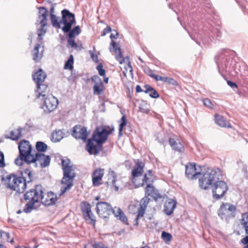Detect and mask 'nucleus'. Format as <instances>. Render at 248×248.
I'll return each mask as SVG.
<instances>
[{
	"label": "nucleus",
	"instance_id": "obj_35",
	"mask_svg": "<svg viewBox=\"0 0 248 248\" xmlns=\"http://www.w3.org/2000/svg\"><path fill=\"white\" fill-rule=\"evenodd\" d=\"M64 135L61 130H56L52 133L51 140L54 142H59L63 138Z\"/></svg>",
	"mask_w": 248,
	"mask_h": 248
},
{
	"label": "nucleus",
	"instance_id": "obj_59",
	"mask_svg": "<svg viewBox=\"0 0 248 248\" xmlns=\"http://www.w3.org/2000/svg\"><path fill=\"white\" fill-rule=\"evenodd\" d=\"M227 84L230 87H231L232 88H237L238 87L237 84L233 82L230 80L227 81Z\"/></svg>",
	"mask_w": 248,
	"mask_h": 248
},
{
	"label": "nucleus",
	"instance_id": "obj_63",
	"mask_svg": "<svg viewBox=\"0 0 248 248\" xmlns=\"http://www.w3.org/2000/svg\"><path fill=\"white\" fill-rule=\"evenodd\" d=\"M169 79V78H168V77H162L161 81L168 83Z\"/></svg>",
	"mask_w": 248,
	"mask_h": 248
},
{
	"label": "nucleus",
	"instance_id": "obj_45",
	"mask_svg": "<svg viewBox=\"0 0 248 248\" xmlns=\"http://www.w3.org/2000/svg\"><path fill=\"white\" fill-rule=\"evenodd\" d=\"M41 25L40 28L38 30V36L39 40L43 39V36L45 34L46 32V30L45 29V27L46 25V22L44 23H40Z\"/></svg>",
	"mask_w": 248,
	"mask_h": 248
},
{
	"label": "nucleus",
	"instance_id": "obj_8",
	"mask_svg": "<svg viewBox=\"0 0 248 248\" xmlns=\"http://www.w3.org/2000/svg\"><path fill=\"white\" fill-rule=\"evenodd\" d=\"M110 133V131H108L106 128L103 127H98L93 132L92 138L94 139L96 143L103 144L107 140L108 135Z\"/></svg>",
	"mask_w": 248,
	"mask_h": 248
},
{
	"label": "nucleus",
	"instance_id": "obj_14",
	"mask_svg": "<svg viewBox=\"0 0 248 248\" xmlns=\"http://www.w3.org/2000/svg\"><path fill=\"white\" fill-rule=\"evenodd\" d=\"M236 209L235 206L233 205L223 204L219 209L218 215L222 218L224 217V216L234 217Z\"/></svg>",
	"mask_w": 248,
	"mask_h": 248
},
{
	"label": "nucleus",
	"instance_id": "obj_11",
	"mask_svg": "<svg viewBox=\"0 0 248 248\" xmlns=\"http://www.w3.org/2000/svg\"><path fill=\"white\" fill-rule=\"evenodd\" d=\"M32 189H31L27 191L24 195V200L27 202L24 209V212L26 213L31 212L33 209L35 204Z\"/></svg>",
	"mask_w": 248,
	"mask_h": 248
},
{
	"label": "nucleus",
	"instance_id": "obj_53",
	"mask_svg": "<svg viewBox=\"0 0 248 248\" xmlns=\"http://www.w3.org/2000/svg\"><path fill=\"white\" fill-rule=\"evenodd\" d=\"M96 69L98 71L100 76H105L106 75L105 70L103 68V65L101 63L99 64L97 66Z\"/></svg>",
	"mask_w": 248,
	"mask_h": 248
},
{
	"label": "nucleus",
	"instance_id": "obj_4",
	"mask_svg": "<svg viewBox=\"0 0 248 248\" xmlns=\"http://www.w3.org/2000/svg\"><path fill=\"white\" fill-rule=\"evenodd\" d=\"M7 187L18 193H22L26 188L25 182L21 181L19 177L11 174L7 177Z\"/></svg>",
	"mask_w": 248,
	"mask_h": 248
},
{
	"label": "nucleus",
	"instance_id": "obj_38",
	"mask_svg": "<svg viewBox=\"0 0 248 248\" xmlns=\"http://www.w3.org/2000/svg\"><path fill=\"white\" fill-rule=\"evenodd\" d=\"M109 174L112 177L111 180V181L110 182H108V181H107L106 182V184L107 185V186L108 187L109 186V183H110V186L111 187V188H114V190L115 191H117L119 189V187L118 186H117L116 185H115V182H116V174H115V172L113 171H111Z\"/></svg>",
	"mask_w": 248,
	"mask_h": 248
},
{
	"label": "nucleus",
	"instance_id": "obj_51",
	"mask_svg": "<svg viewBox=\"0 0 248 248\" xmlns=\"http://www.w3.org/2000/svg\"><path fill=\"white\" fill-rule=\"evenodd\" d=\"M91 79L95 83L94 85H103L101 79L97 75L93 76Z\"/></svg>",
	"mask_w": 248,
	"mask_h": 248
},
{
	"label": "nucleus",
	"instance_id": "obj_61",
	"mask_svg": "<svg viewBox=\"0 0 248 248\" xmlns=\"http://www.w3.org/2000/svg\"><path fill=\"white\" fill-rule=\"evenodd\" d=\"M144 90H142L140 85H137L136 86V91L137 93H140L141 92H144Z\"/></svg>",
	"mask_w": 248,
	"mask_h": 248
},
{
	"label": "nucleus",
	"instance_id": "obj_28",
	"mask_svg": "<svg viewBox=\"0 0 248 248\" xmlns=\"http://www.w3.org/2000/svg\"><path fill=\"white\" fill-rule=\"evenodd\" d=\"M137 167L134 168L132 171L133 176L132 182L134 184V180L138 181V177L142 176L143 172V163L141 162H138L137 164Z\"/></svg>",
	"mask_w": 248,
	"mask_h": 248
},
{
	"label": "nucleus",
	"instance_id": "obj_12",
	"mask_svg": "<svg viewBox=\"0 0 248 248\" xmlns=\"http://www.w3.org/2000/svg\"><path fill=\"white\" fill-rule=\"evenodd\" d=\"M72 135L76 139L85 141L88 135L87 128L80 125H76L73 127Z\"/></svg>",
	"mask_w": 248,
	"mask_h": 248
},
{
	"label": "nucleus",
	"instance_id": "obj_16",
	"mask_svg": "<svg viewBox=\"0 0 248 248\" xmlns=\"http://www.w3.org/2000/svg\"><path fill=\"white\" fill-rule=\"evenodd\" d=\"M36 84V90L35 92L36 98H40L41 96L45 97L48 94L49 91L47 85L43 83H37Z\"/></svg>",
	"mask_w": 248,
	"mask_h": 248
},
{
	"label": "nucleus",
	"instance_id": "obj_64",
	"mask_svg": "<svg viewBox=\"0 0 248 248\" xmlns=\"http://www.w3.org/2000/svg\"><path fill=\"white\" fill-rule=\"evenodd\" d=\"M54 12V7L52 5L51 7L50 8V16H51V15H54L53 14Z\"/></svg>",
	"mask_w": 248,
	"mask_h": 248
},
{
	"label": "nucleus",
	"instance_id": "obj_6",
	"mask_svg": "<svg viewBox=\"0 0 248 248\" xmlns=\"http://www.w3.org/2000/svg\"><path fill=\"white\" fill-rule=\"evenodd\" d=\"M212 188L213 196L216 200L222 198L228 189L227 184L223 181L215 182Z\"/></svg>",
	"mask_w": 248,
	"mask_h": 248
},
{
	"label": "nucleus",
	"instance_id": "obj_17",
	"mask_svg": "<svg viewBox=\"0 0 248 248\" xmlns=\"http://www.w3.org/2000/svg\"><path fill=\"white\" fill-rule=\"evenodd\" d=\"M196 164L189 163L186 166V175L187 177L191 179H196L197 176L201 174L200 172H196Z\"/></svg>",
	"mask_w": 248,
	"mask_h": 248
},
{
	"label": "nucleus",
	"instance_id": "obj_48",
	"mask_svg": "<svg viewBox=\"0 0 248 248\" xmlns=\"http://www.w3.org/2000/svg\"><path fill=\"white\" fill-rule=\"evenodd\" d=\"M161 237L163 240L166 243L170 242L172 239L171 234L164 231L162 232Z\"/></svg>",
	"mask_w": 248,
	"mask_h": 248
},
{
	"label": "nucleus",
	"instance_id": "obj_25",
	"mask_svg": "<svg viewBox=\"0 0 248 248\" xmlns=\"http://www.w3.org/2000/svg\"><path fill=\"white\" fill-rule=\"evenodd\" d=\"M112 214L118 220L126 225H128L127 217L120 208L115 207L113 209Z\"/></svg>",
	"mask_w": 248,
	"mask_h": 248
},
{
	"label": "nucleus",
	"instance_id": "obj_47",
	"mask_svg": "<svg viewBox=\"0 0 248 248\" xmlns=\"http://www.w3.org/2000/svg\"><path fill=\"white\" fill-rule=\"evenodd\" d=\"M103 85H94L93 87V94L100 95L103 91Z\"/></svg>",
	"mask_w": 248,
	"mask_h": 248
},
{
	"label": "nucleus",
	"instance_id": "obj_40",
	"mask_svg": "<svg viewBox=\"0 0 248 248\" xmlns=\"http://www.w3.org/2000/svg\"><path fill=\"white\" fill-rule=\"evenodd\" d=\"M139 109L140 112L148 113L150 111V108L147 103L142 100L139 104Z\"/></svg>",
	"mask_w": 248,
	"mask_h": 248
},
{
	"label": "nucleus",
	"instance_id": "obj_62",
	"mask_svg": "<svg viewBox=\"0 0 248 248\" xmlns=\"http://www.w3.org/2000/svg\"><path fill=\"white\" fill-rule=\"evenodd\" d=\"M115 32V34H114L113 33H111L110 35V38L111 39H116L117 36H118V33L115 31H114Z\"/></svg>",
	"mask_w": 248,
	"mask_h": 248
},
{
	"label": "nucleus",
	"instance_id": "obj_39",
	"mask_svg": "<svg viewBox=\"0 0 248 248\" xmlns=\"http://www.w3.org/2000/svg\"><path fill=\"white\" fill-rule=\"evenodd\" d=\"M81 32V30L79 26H77L72 30L71 29L67 33L69 38H74L76 36L78 35Z\"/></svg>",
	"mask_w": 248,
	"mask_h": 248
},
{
	"label": "nucleus",
	"instance_id": "obj_21",
	"mask_svg": "<svg viewBox=\"0 0 248 248\" xmlns=\"http://www.w3.org/2000/svg\"><path fill=\"white\" fill-rule=\"evenodd\" d=\"M145 194L153 197L155 201L162 197L156 189L152 184H147L145 188Z\"/></svg>",
	"mask_w": 248,
	"mask_h": 248
},
{
	"label": "nucleus",
	"instance_id": "obj_43",
	"mask_svg": "<svg viewBox=\"0 0 248 248\" xmlns=\"http://www.w3.org/2000/svg\"><path fill=\"white\" fill-rule=\"evenodd\" d=\"M58 17L55 15H52L50 16L52 26L54 27L60 29L61 28V24L62 23V22H61V20L58 21Z\"/></svg>",
	"mask_w": 248,
	"mask_h": 248
},
{
	"label": "nucleus",
	"instance_id": "obj_9",
	"mask_svg": "<svg viewBox=\"0 0 248 248\" xmlns=\"http://www.w3.org/2000/svg\"><path fill=\"white\" fill-rule=\"evenodd\" d=\"M96 212L102 218H107L112 213L113 208L110 204L107 202H98L96 204Z\"/></svg>",
	"mask_w": 248,
	"mask_h": 248
},
{
	"label": "nucleus",
	"instance_id": "obj_20",
	"mask_svg": "<svg viewBox=\"0 0 248 248\" xmlns=\"http://www.w3.org/2000/svg\"><path fill=\"white\" fill-rule=\"evenodd\" d=\"M57 200V197L54 196V193L52 192H50L46 195L43 194L41 202L45 206H49L55 204Z\"/></svg>",
	"mask_w": 248,
	"mask_h": 248
},
{
	"label": "nucleus",
	"instance_id": "obj_23",
	"mask_svg": "<svg viewBox=\"0 0 248 248\" xmlns=\"http://www.w3.org/2000/svg\"><path fill=\"white\" fill-rule=\"evenodd\" d=\"M110 45L112 47L109 48V51L111 52H114L115 53L116 59L120 64H122L124 62V58L123 57L120 47L117 46L116 43L113 41H112Z\"/></svg>",
	"mask_w": 248,
	"mask_h": 248
},
{
	"label": "nucleus",
	"instance_id": "obj_52",
	"mask_svg": "<svg viewBox=\"0 0 248 248\" xmlns=\"http://www.w3.org/2000/svg\"><path fill=\"white\" fill-rule=\"evenodd\" d=\"M203 103L205 106L209 108H213L214 107V105L212 104V102L208 98H204L203 99Z\"/></svg>",
	"mask_w": 248,
	"mask_h": 248
},
{
	"label": "nucleus",
	"instance_id": "obj_54",
	"mask_svg": "<svg viewBox=\"0 0 248 248\" xmlns=\"http://www.w3.org/2000/svg\"><path fill=\"white\" fill-rule=\"evenodd\" d=\"M4 158V154L0 152V168H3L5 165Z\"/></svg>",
	"mask_w": 248,
	"mask_h": 248
},
{
	"label": "nucleus",
	"instance_id": "obj_13",
	"mask_svg": "<svg viewBox=\"0 0 248 248\" xmlns=\"http://www.w3.org/2000/svg\"><path fill=\"white\" fill-rule=\"evenodd\" d=\"M33 159H30L29 164L31 163L39 162L42 168H45L50 164V157L49 155H46L42 153H36L35 155H33Z\"/></svg>",
	"mask_w": 248,
	"mask_h": 248
},
{
	"label": "nucleus",
	"instance_id": "obj_36",
	"mask_svg": "<svg viewBox=\"0 0 248 248\" xmlns=\"http://www.w3.org/2000/svg\"><path fill=\"white\" fill-rule=\"evenodd\" d=\"M144 92L146 93H148L149 96L153 98H156L159 97V95L158 93L150 85H145L144 86Z\"/></svg>",
	"mask_w": 248,
	"mask_h": 248
},
{
	"label": "nucleus",
	"instance_id": "obj_34",
	"mask_svg": "<svg viewBox=\"0 0 248 248\" xmlns=\"http://www.w3.org/2000/svg\"><path fill=\"white\" fill-rule=\"evenodd\" d=\"M147 202H146L145 201H144L142 204H140V206L138 209V214L136 218L135 219V223L134 224V226H138V220L140 217H143L145 214V209L147 207Z\"/></svg>",
	"mask_w": 248,
	"mask_h": 248
},
{
	"label": "nucleus",
	"instance_id": "obj_56",
	"mask_svg": "<svg viewBox=\"0 0 248 248\" xmlns=\"http://www.w3.org/2000/svg\"><path fill=\"white\" fill-rule=\"evenodd\" d=\"M111 31V28H110V27L108 26L106 28H105L103 30V31L102 32L101 35L105 36V35H106V34H107L108 33H109Z\"/></svg>",
	"mask_w": 248,
	"mask_h": 248
},
{
	"label": "nucleus",
	"instance_id": "obj_49",
	"mask_svg": "<svg viewBox=\"0 0 248 248\" xmlns=\"http://www.w3.org/2000/svg\"><path fill=\"white\" fill-rule=\"evenodd\" d=\"M242 222L241 224L244 228H248V213H246L242 215Z\"/></svg>",
	"mask_w": 248,
	"mask_h": 248
},
{
	"label": "nucleus",
	"instance_id": "obj_18",
	"mask_svg": "<svg viewBox=\"0 0 248 248\" xmlns=\"http://www.w3.org/2000/svg\"><path fill=\"white\" fill-rule=\"evenodd\" d=\"M104 169H97L93 172L92 175V182L94 186H99L102 184V178L104 175Z\"/></svg>",
	"mask_w": 248,
	"mask_h": 248
},
{
	"label": "nucleus",
	"instance_id": "obj_46",
	"mask_svg": "<svg viewBox=\"0 0 248 248\" xmlns=\"http://www.w3.org/2000/svg\"><path fill=\"white\" fill-rule=\"evenodd\" d=\"M126 123H127V122H126V119L125 116L123 115L121 119V123L119 125V127L118 136L119 137L122 136V135H123L122 132H123L124 127L126 125Z\"/></svg>",
	"mask_w": 248,
	"mask_h": 248
},
{
	"label": "nucleus",
	"instance_id": "obj_15",
	"mask_svg": "<svg viewBox=\"0 0 248 248\" xmlns=\"http://www.w3.org/2000/svg\"><path fill=\"white\" fill-rule=\"evenodd\" d=\"M86 149L90 154L96 155L102 150V144L96 143L92 138L88 140Z\"/></svg>",
	"mask_w": 248,
	"mask_h": 248
},
{
	"label": "nucleus",
	"instance_id": "obj_31",
	"mask_svg": "<svg viewBox=\"0 0 248 248\" xmlns=\"http://www.w3.org/2000/svg\"><path fill=\"white\" fill-rule=\"evenodd\" d=\"M46 77V74L41 69L32 75V78L36 83H43Z\"/></svg>",
	"mask_w": 248,
	"mask_h": 248
},
{
	"label": "nucleus",
	"instance_id": "obj_10",
	"mask_svg": "<svg viewBox=\"0 0 248 248\" xmlns=\"http://www.w3.org/2000/svg\"><path fill=\"white\" fill-rule=\"evenodd\" d=\"M80 208L84 218L90 221L91 223H94L95 218L91 211L90 204L87 202H82L80 204Z\"/></svg>",
	"mask_w": 248,
	"mask_h": 248
},
{
	"label": "nucleus",
	"instance_id": "obj_37",
	"mask_svg": "<svg viewBox=\"0 0 248 248\" xmlns=\"http://www.w3.org/2000/svg\"><path fill=\"white\" fill-rule=\"evenodd\" d=\"M39 18L41 19L40 23L46 22L47 16H48V11L45 7H40L38 8Z\"/></svg>",
	"mask_w": 248,
	"mask_h": 248
},
{
	"label": "nucleus",
	"instance_id": "obj_58",
	"mask_svg": "<svg viewBox=\"0 0 248 248\" xmlns=\"http://www.w3.org/2000/svg\"><path fill=\"white\" fill-rule=\"evenodd\" d=\"M150 76L155 78L156 81H161L162 80V77L160 76L150 74Z\"/></svg>",
	"mask_w": 248,
	"mask_h": 248
},
{
	"label": "nucleus",
	"instance_id": "obj_26",
	"mask_svg": "<svg viewBox=\"0 0 248 248\" xmlns=\"http://www.w3.org/2000/svg\"><path fill=\"white\" fill-rule=\"evenodd\" d=\"M44 190L45 189L41 185H36L34 188H32L35 203L41 201L44 193Z\"/></svg>",
	"mask_w": 248,
	"mask_h": 248
},
{
	"label": "nucleus",
	"instance_id": "obj_41",
	"mask_svg": "<svg viewBox=\"0 0 248 248\" xmlns=\"http://www.w3.org/2000/svg\"><path fill=\"white\" fill-rule=\"evenodd\" d=\"M84 248H107L102 243H88L84 246Z\"/></svg>",
	"mask_w": 248,
	"mask_h": 248
},
{
	"label": "nucleus",
	"instance_id": "obj_5",
	"mask_svg": "<svg viewBox=\"0 0 248 248\" xmlns=\"http://www.w3.org/2000/svg\"><path fill=\"white\" fill-rule=\"evenodd\" d=\"M61 13L62 19L61 22L64 24L62 29L64 32H68L71 29L72 25L76 23L75 15L67 9L62 10Z\"/></svg>",
	"mask_w": 248,
	"mask_h": 248
},
{
	"label": "nucleus",
	"instance_id": "obj_1",
	"mask_svg": "<svg viewBox=\"0 0 248 248\" xmlns=\"http://www.w3.org/2000/svg\"><path fill=\"white\" fill-rule=\"evenodd\" d=\"M18 147L19 154L15 159V163L18 166H22L24 163L29 164L30 160L33 159L31 145L29 141L23 140L19 142Z\"/></svg>",
	"mask_w": 248,
	"mask_h": 248
},
{
	"label": "nucleus",
	"instance_id": "obj_27",
	"mask_svg": "<svg viewBox=\"0 0 248 248\" xmlns=\"http://www.w3.org/2000/svg\"><path fill=\"white\" fill-rule=\"evenodd\" d=\"M44 190L45 189L41 185H36L34 188H32L35 203L41 201L44 193Z\"/></svg>",
	"mask_w": 248,
	"mask_h": 248
},
{
	"label": "nucleus",
	"instance_id": "obj_50",
	"mask_svg": "<svg viewBox=\"0 0 248 248\" xmlns=\"http://www.w3.org/2000/svg\"><path fill=\"white\" fill-rule=\"evenodd\" d=\"M73 38H69L67 40V46H70L72 48L77 49L78 48V46Z\"/></svg>",
	"mask_w": 248,
	"mask_h": 248
},
{
	"label": "nucleus",
	"instance_id": "obj_2",
	"mask_svg": "<svg viewBox=\"0 0 248 248\" xmlns=\"http://www.w3.org/2000/svg\"><path fill=\"white\" fill-rule=\"evenodd\" d=\"M62 167L63 170V177L62 180V183L66 185L64 187L61 188L60 195L63 194L69 189L72 186L73 179L75 175H72L73 171L70 165V160L69 159L62 160Z\"/></svg>",
	"mask_w": 248,
	"mask_h": 248
},
{
	"label": "nucleus",
	"instance_id": "obj_60",
	"mask_svg": "<svg viewBox=\"0 0 248 248\" xmlns=\"http://www.w3.org/2000/svg\"><path fill=\"white\" fill-rule=\"evenodd\" d=\"M241 242L244 245H248V235H246L244 238L241 240Z\"/></svg>",
	"mask_w": 248,
	"mask_h": 248
},
{
	"label": "nucleus",
	"instance_id": "obj_7",
	"mask_svg": "<svg viewBox=\"0 0 248 248\" xmlns=\"http://www.w3.org/2000/svg\"><path fill=\"white\" fill-rule=\"evenodd\" d=\"M44 98V104L42 108L46 113H50L54 110L58 104V99L52 94H48Z\"/></svg>",
	"mask_w": 248,
	"mask_h": 248
},
{
	"label": "nucleus",
	"instance_id": "obj_44",
	"mask_svg": "<svg viewBox=\"0 0 248 248\" xmlns=\"http://www.w3.org/2000/svg\"><path fill=\"white\" fill-rule=\"evenodd\" d=\"M35 147L38 152H44L46 150L47 145L42 141H37L36 143Z\"/></svg>",
	"mask_w": 248,
	"mask_h": 248
},
{
	"label": "nucleus",
	"instance_id": "obj_24",
	"mask_svg": "<svg viewBox=\"0 0 248 248\" xmlns=\"http://www.w3.org/2000/svg\"><path fill=\"white\" fill-rule=\"evenodd\" d=\"M177 202L174 200L169 199L167 201L164 205V212L167 215H170L176 208Z\"/></svg>",
	"mask_w": 248,
	"mask_h": 248
},
{
	"label": "nucleus",
	"instance_id": "obj_32",
	"mask_svg": "<svg viewBox=\"0 0 248 248\" xmlns=\"http://www.w3.org/2000/svg\"><path fill=\"white\" fill-rule=\"evenodd\" d=\"M215 117V122L219 126L227 128L231 127V124L226 121L224 117L218 114H216Z\"/></svg>",
	"mask_w": 248,
	"mask_h": 248
},
{
	"label": "nucleus",
	"instance_id": "obj_19",
	"mask_svg": "<svg viewBox=\"0 0 248 248\" xmlns=\"http://www.w3.org/2000/svg\"><path fill=\"white\" fill-rule=\"evenodd\" d=\"M44 47L37 44L31 51L33 60L35 62H39L43 56Z\"/></svg>",
	"mask_w": 248,
	"mask_h": 248
},
{
	"label": "nucleus",
	"instance_id": "obj_29",
	"mask_svg": "<svg viewBox=\"0 0 248 248\" xmlns=\"http://www.w3.org/2000/svg\"><path fill=\"white\" fill-rule=\"evenodd\" d=\"M21 181L25 182L26 187H27V184L31 182L32 181L33 174L31 171L29 169H26L23 171H21Z\"/></svg>",
	"mask_w": 248,
	"mask_h": 248
},
{
	"label": "nucleus",
	"instance_id": "obj_3",
	"mask_svg": "<svg viewBox=\"0 0 248 248\" xmlns=\"http://www.w3.org/2000/svg\"><path fill=\"white\" fill-rule=\"evenodd\" d=\"M220 175V170L218 168H208L203 176L199 179L200 186L202 189H207L213 183L219 181Z\"/></svg>",
	"mask_w": 248,
	"mask_h": 248
},
{
	"label": "nucleus",
	"instance_id": "obj_57",
	"mask_svg": "<svg viewBox=\"0 0 248 248\" xmlns=\"http://www.w3.org/2000/svg\"><path fill=\"white\" fill-rule=\"evenodd\" d=\"M168 83L170 85L177 86L178 83L177 82L172 78H169Z\"/></svg>",
	"mask_w": 248,
	"mask_h": 248
},
{
	"label": "nucleus",
	"instance_id": "obj_42",
	"mask_svg": "<svg viewBox=\"0 0 248 248\" xmlns=\"http://www.w3.org/2000/svg\"><path fill=\"white\" fill-rule=\"evenodd\" d=\"M74 57L70 55L68 60L65 62L64 68L65 69L72 70L73 69Z\"/></svg>",
	"mask_w": 248,
	"mask_h": 248
},
{
	"label": "nucleus",
	"instance_id": "obj_55",
	"mask_svg": "<svg viewBox=\"0 0 248 248\" xmlns=\"http://www.w3.org/2000/svg\"><path fill=\"white\" fill-rule=\"evenodd\" d=\"M0 234L1 237L7 240H8L9 238L10 237V233L9 232H5L4 231H0Z\"/></svg>",
	"mask_w": 248,
	"mask_h": 248
},
{
	"label": "nucleus",
	"instance_id": "obj_33",
	"mask_svg": "<svg viewBox=\"0 0 248 248\" xmlns=\"http://www.w3.org/2000/svg\"><path fill=\"white\" fill-rule=\"evenodd\" d=\"M149 176H152V171L150 170H148V174H145L144 176L141 179V182H139L136 180H134V184L137 187H139L143 186L145 184H150L149 181L150 178L148 177Z\"/></svg>",
	"mask_w": 248,
	"mask_h": 248
},
{
	"label": "nucleus",
	"instance_id": "obj_22",
	"mask_svg": "<svg viewBox=\"0 0 248 248\" xmlns=\"http://www.w3.org/2000/svg\"><path fill=\"white\" fill-rule=\"evenodd\" d=\"M169 144L172 149L179 153H183L184 151V146L181 143L180 140L174 138H170L169 139Z\"/></svg>",
	"mask_w": 248,
	"mask_h": 248
},
{
	"label": "nucleus",
	"instance_id": "obj_30",
	"mask_svg": "<svg viewBox=\"0 0 248 248\" xmlns=\"http://www.w3.org/2000/svg\"><path fill=\"white\" fill-rule=\"evenodd\" d=\"M22 130V128L19 127L16 129L11 131L10 135H5V137L6 139H9L13 140H17L21 137Z\"/></svg>",
	"mask_w": 248,
	"mask_h": 248
}]
</instances>
